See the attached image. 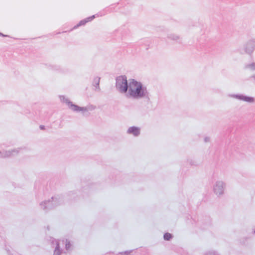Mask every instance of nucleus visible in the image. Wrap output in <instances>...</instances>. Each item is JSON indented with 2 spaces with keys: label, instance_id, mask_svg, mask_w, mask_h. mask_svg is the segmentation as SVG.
Returning a JSON list of instances; mask_svg holds the SVG:
<instances>
[{
  "label": "nucleus",
  "instance_id": "f257e3e1",
  "mask_svg": "<svg viewBox=\"0 0 255 255\" xmlns=\"http://www.w3.org/2000/svg\"><path fill=\"white\" fill-rule=\"evenodd\" d=\"M115 87L120 93L134 99H140L145 95L142 84L134 79H128L125 75H119L115 79Z\"/></svg>",
  "mask_w": 255,
  "mask_h": 255
},
{
  "label": "nucleus",
  "instance_id": "f03ea898",
  "mask_svg": "<svg viewBox=\"0 0 255 255\" xmlns=\"http://www.w3.org/2000/svg\"><path fill=\"white\" fill-rule=\"evenodd\" d=\"M60 101L62 103H65L69 108L75 112H82L83 114L88 111V108L86 107H80L76 105L73 104L68 98L65 96H59Z\"/></svg>",
  "mask_w": 255,
  "mask_h": 255
},
{
  "label": "nucleus",
  "instance_id": "7ed1b4c3",
  "mask_svg": "<svg viewBox=\"0 0 255 255\" xmlns=\"http://www.w3.org/2000/svg\"><path fill=\"white\" fill-rule=\"evenodd\" d=\"M225 183L222 180H218L213 187V191L214 194L217 197L223 195L225 192Z\"/></svg>",
  "mask_w": 255,
  "mask_h": 255
},
{
  "label": "nucleus",
  "instance_id": "20e7f679",
  "mask_svg": "<svg viewBox=\"0 0 255 255\" xmlns=\"http://www.w3.org/2000/svg\"><path fill=\"white\" fill-rule=\"evenodd\" d=\"M230 96L232 98H236L237 99L250 104H252L255 102V99L252 97L248 96L239 94H233Z\"/></svg>",
  "mask_w": 255,
  "mask_h": 255
},
{
  "label": "nucleus",
  "instance_id": "39448f33",
  "mask_svg": "<svg viewBox=\"0 0 255 255\" xmlns=\"http://www.w3.org/2000/svg\"><path fill=\"white\" fill-rule=\"evenodd\" d=\"M57 198H52V201H44L43 202H42L40 204L41 207L43 209L45 210L46 209L47 206H56V202H57Z\"/></svg>",
  "mask_w": 255,
  "mask_h": 255
},
{
  "label": "nucleus",
  "instance_id": "423d86ee",
  "mask_svg": "<svg viewBox=\"0 0 255 255\" xmlns=\"http://www.w3.org/2000/svg\"><path fill=\"white\" fill-rule=\"evenodd\" d=\"M128 132L130 134H132L135 136H137L140 133V129L139 128L136 127H131L128 128Z\"/></svg>",
  "mask_w": 255,
  "mask_h": 255
},
{
  "label": "nucleus",
  "instance_id": "0eeeda50",
  "mask_svg": "<svg viewBox=\"0 0 255 255\" xmlns=\"http://www.w3.org/2000/svg\"><path fill=\"white\" fill-rule=\"evenodd\" d=\"M95 18V15H93L90 17H89L85 19H83L82 20H81L79 23L76 26H75L74 27V28H76L77 27L80 26H82V25H85L87 22H89V21H90L92 20H93Z\"/></svg>",
  "mask_w": 255,
  "mask_h": 255
},
{
  "label": "nucleus",
  "instance_id": "6e6552de",
  "mask_svg": "<svg viewBox=\"0 0 255 255\" xmlns=\"http://www.w3.org/2000/svg\"><path fill=\"white\" fill-rule=\"evenodd\" d=\"M18 150L17 149H13L11 150H8L3 152V154H1L2 157H8L11 155H14L18 153Z\"/></svg>",
  "mask_w": 255,
  "mask_h": 255
},
{
  "label": "nucleus",
  "instance_id": "1a4fd4ad",
  "mask_svg": "<svg viewBox=\"0 0 255 255\" xmlns=\"http://www.w3.org/2000/svg\"><path fill=\"white\" fill-rule=\"evenodd\" d=\"M60 255V251L59 250V243H58L57 244V246L54 251L53 255Z\"/></svg>",
  "mask_w": 255,
  "mask_h": 255
},
{
  "label": "nucleus",
  "instance_id": "9d476101",
  "mask_svg": "<svg viewBox=\"0 0 255 255\" xmlns=\"http://www.w3.org/2000/svg\"><path fill=\"white\" fill-rule=\"evenodd\" d=\"M171 237H172V236L169 233H166L164 235V239L165 240H169L171 238Z\"/></svg>",
  "mask_w": 255,
  "mask_h": 255
},
{
  "label": "nucleus",
  "instance_id": "9b49d317",
  "mask_svg": "<svg viewBox=\"0 0 255 255\" xmlns=\"http://www.w3.org/2000/svg\"><path fill=\"white\" fill-rule=\"evenodd\" d=\"M70 242H68L67 240L65 241V248L67 250H69L70 249Z\"/></svg>",
  "mask_w": 255,
  "mask_h": 255
},
{
  "label": "nucleus",
  "instance_id": "f8f14e48",
  "mask_svg": "<svg viewBox=\"0 0 255 255\" xmlns=\"http://www.w3.org/2000/svg\"><path fill=\"white\" fill-rule=\"evenodd\" d=\"M0 154H2V152L1 151H0Z\"/></svg>",
  "mask_w": 255,
  "mask_h": 255
},
{
  "label": "nucleus",
  "instance_id": "ddd939ff",
  "mask_svg": "<svg viewBox=\"0 0 255 255\" xmlns=\"http://www.w3.org/2000/svg\"><path fill=\"white\" fill-rule=\"evenodd\" d=\"M0 35H2V34H1V33H0Z\"/></svg>",
  "mask_w": 255,
  "mask_h": 255
},
{
  "label": "nucleus",
  "instance_id": "4468645a",
  "mask_svg": "<svg viewBox=\"0 0 255 255\" xmlns=\"http://www.w3.org/2000/svg\"><path fill=\"white\" fill-rule=\"evenodd\" d=\"M254 233H255V231H254Z\"/></svg>",
  "mask_w": 255,
  "mask_h": 255
}]
</instances>
